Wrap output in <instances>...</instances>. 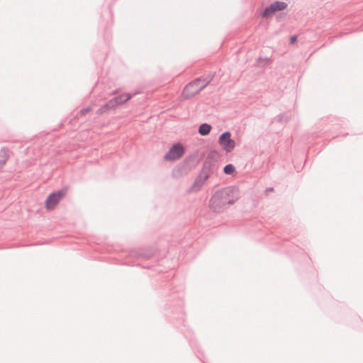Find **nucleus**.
Wrapping results in <instances>:
<instances>
[{
  "label": "nucleus",
  "instance_id": "nucleus-4",
  "mask_svg": "<svg viewBox=\"0 0 363 363\" xmlns=\"http://www.w3.org/2000/svg\"><path fill=\"white\" fill-rule=\"evenodd\" d=\"M132 98V95L129 93L121 94L118 96L111 99L108 102L101 108V112H104L111 108H115L118 106L122 105L128 101Z\"/></svg>",
  "mask_w": 363,
  "mask_h": 363
},
{
  "label": "nucleus",
  "instance_id": "nucleus-9",
  "mask_svg": "<svg viewBox=\"0 0 363 363\" xmlns=\"http://www.w3.org/2000/svg\"><path fill=\"white\" fill-rule=\"evenodd\" d=\"M235 170V167L233 164H228L224 167V172L226 174H232Z\"/></svg>",
  "mask_w": 363,
  "mask_h": 363
},
{
  "label": "nucleus",
  "instance_id": "nucleus-2",
  "mask_svg": "<svg viewBox=\"0 0 363 363\" xmlns=\"http://www.w3.org/2000/svg\"><path fill=\"white\" fill-rule=\"evenodd\" d=\"M230 189H223L214 194L210 201V207L215 211H220L227 204L231 203Z\"/></svg>",
  "mask_w": 363,
  "mask_h": 363
},
{
  "label": "nucleus",
  "instance_id": "nucleus-3",
  "mask_svg": "<svg viewBox=\"0 0 363 363\" xmlns=\"http://www.w3.org/2000/svg\"><path fill=\"white\" fill-rule=\"evenodd\" d=\"M66 193V189H62L49 194L45 202V208L49 211L55 209Z\"/></svg>",
  "mask_w": 363,
  "mask_h": 363
},
{
  "label": "nucleus",
  "instance_id": "nucleus-10",
  "mask_svg": "<svg viewBox=\"0 0 363 363\" xmlns=\"http://www.w3.org/2000/svg\"><path fill=\"white\" fill-rule=\"evenodd\" d=\"M296 40H297V38H296V35H293V36H291V37L290 38V43H291V44H293V43H294L295 42H296Z\"/></svg>",
  "mask_w": 363,
  "mask_h": 363
},
{
  "label": "nucleus",
  "instance_id": "nucleus-6",
  "mask_svg": "<svg viewBox=\"0 0 363 363\" xmlns=\"http://www.w3.org/2000/svg\"><path fill=\"white\" fill-rule=\"evenodd\" d=\"M287 7V4L283 1H275L269 6L265 8L262 13V17L267 18L272 16L276 11L284 10Z\"/></svg>",
  "mask_w": 363,
  "mask_h": 363
},
{
  "label": "nucleus",
  "instance_id": "nucleus-7",
  "mask_svg": "<svg viewBox=\"0 0 363 363\" xmlns=\"http://www.w3.org/2000/svg\"><path fill=\"white\" fill-rule=\"evenodd\" d=\"M219 144L226 152H231L235 147V142L230 138L229 132H225L220 136Z\"/></svg>",
  "mask_w": 363,
  "mask_h": 363
},
{
  "label": "nucleus",
  "instance_id": "nucleus-12",
  "mask_svg": "<svg viewBox=\"0 0 363 363\" xmlns=\"http://www.w3.org/2000/svg\"><path fill=\"white\" fill-rule=\"evenodd\" d=\"M6 160H7V157L5 155L4 158L3 164H4L6 162Z\"/></svg>",
  "mask_w": 363,
  "mask_h": 363
},
{
  "label": "nucleus",
  "instance_id": "nucleus-8",
  "mask_svg": "<svg viewBox=\"0 0 363 363\" xmlns=\"http://www.w3.org/2000/svg\"><path fill=\"white\" fill-rule=\"evenodd\" d=\"M211 130V126L207 123L201 124L199 128V133L201 135H208Z\"/></svg>",
  "mask_w": 363,
  "mask_h": 363
},
{
  "label": "nucleus",
  "instance_id": "nucleus-11",
  "mask_svg": "<svg viewBox=\"0 0 363 363\" xmlns=\"http://www.w3.org/2000/svg\"><path fill=\"white\" fill-rule=\"evenodd\" d=\"M273 190H274V189H273V188L267 189L266 190V193L267 194L268 192L273 191Z\"/></svg>",
  "mask_w": 363,
  "mask_h": 363
},
{
  "label": "nucleus",
  "instance_id": "nucleus-1",
  "mask_svg": "<svg viewBox=\"0 0 363 363\" xmlns=\"http://www.w3.org/2000/svg\"><path fill=\"white\" fill-rule=\"evenodd\" d=\"M210 78L197 79L189 83L183 89L180 99L186 101L194 98L210 82Z\"/></svg>",
  "mask_w": 363,
  "mask_h": 363
},
{
  "label": "nucleus",
  "instance_id": "nucleus-5",
  "mask_svg": "<svg viewBox=\"0 0 363 363\" xmlns=\"http://www.w3.org/2000/svg\"><path fill=\"white\" fill-rule=\"evenodd\" d=\"M184 153V148L182 145L177 143L173 145L169 151L165 155L166 160H176L182 157Z\"/></svg>",
  "mask_w": 363,
  "mask_h": 363
}]
</instances>
